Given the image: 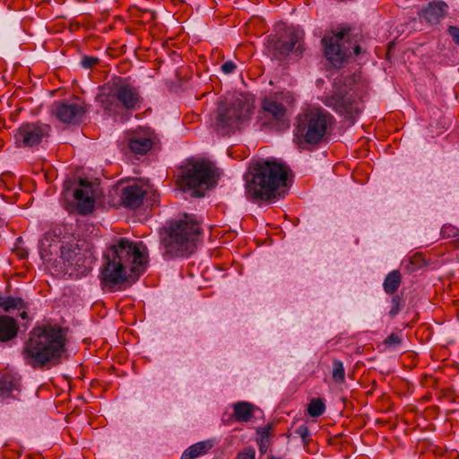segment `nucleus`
<instances>
[{
	"mask_svg": "<svg viewBox=\"0 0 459 459\" xmlns=\"http://www.w3.org/2000/svg\"><path fill=\"white\" fill-rule=\"evenodd\" d=\"M147 264L148 253L143 243L121 238L103 254L101 281L109 288L132 284L145 272Z\"/></svg>",
	"mask_w": 459,
	"mask_h": 459,
	"instance_id": "1",
	"label": "nucleus"
},
{
	"mask_svg": "<svg viewBox=\"0 0 459 459\" xmlns=\"http://www.w3.org/2000/svg\"><path fill=\"white\" fill-rule=\"evenodd\" d=\"M65 344V333L61 327H34L22 348L24 363L33 369H48L56 366L62 361Z\"/></svg>",
	"mask_w": 459,
	"mask_h": 459,
	"instance_id": "2",
	"label": "nucleus"
},
{
	"mask_svg": "<svg viewBox=\"0 0 459 459\" xmlns=\"http://www.w3.org/2000/svg\"><path fill=\"white\" fill-rule=\"evenodd\" d=\"M244 179L248 200L273 202L287 186V167L273 158L260 160L245 174Z\"/></svg>",
	"mask_w": 459,
	"mask_h": 459,
	"instance_id": "3",
	"label": "nucleus"
},
{
	"mask_svg": "<svg viewBox=\"0 0 459 459\" xmlns=\"http://www.w3.org/2000/svg\"><path fill=\"white\" fill-rule=\"evenodd\" d=\"M278 65L269 82L273 88L262 100L258 123L261 127H271L281 131L284 130L287 121V93L285 92L287 81L285 64H278Z\"/></svg>",
	"mask_w": 459,
	"mask_h": 459,
	"instance_id": "4",
	"label": "nucleus"
},
{
	"mask_svg": "<svg viewBox=\"0 0 459 459\" xmlns=\"http://www.w3.org/2000/svg\"><path fill=\"white\" fill-rule=\"evenodd\" d=\"M200 225L194 214L185 213L182 218L171 221L161 233V242L168 258L188 256L195 248Z\"/></svg>",
	"mask_w": 459,
	"mask_h": 459,
	"instance_id": "5",
	"label": "nucleus"
},
{
	"mask_svg": "<svg viewBox=\"0 0 459 459\" xmlns=\"http://www.w3.org/2000/svg\"><path fill=\"white\" fill-rule=\"evenodd\" d=\"M97 100L108 116L117 117L123 110L139 109L143 99L137 88L120 78L113 83L108 92L100 93Z\"/></svg>",
	"mask_w": 459,
	"mask_h": 459,
	"instance_id": "6",
	"label": "nucleus"
},
{
	"mask_svg": "<svg viewBox=\"0 0 459 459\" xmlns=\"http://www.w3.org/2000/svg\"><path fill=\"white\" fill-rule=\"evenodd\" d=\"M216 169L208 161L188 162L178 174V184L184 191H191L194 197H202L210 186L216 184Z\"/></svg>",
	"mask_w": 459,
	"mask_h": 459,
	"instance_id": "7",
	"label": "nucleus"
},
{
	"mask_svg": "<svg viewBox=\"0 0 459 459\" xmlns=\"http://www.w3.org/2000/svg\"><path fill=\"white\" fill-rule=\"evenodd\" d=\"M331 118L322 108H307L296 117L294 135L306 143L316 144L324 139Z\"/></svg>",
	"mask_w": 459,
	"mask_h": 459,
	"instance_id": "8",
	"label": "nucleus"
},
{
	"mask_svg": "<svg viewBox=\"0 0 459 459\" xmlns=\"http://www.w3.org/2000/svg\"><path fill=\"white\" fill-rule=\"evenodd\" d=\"M251 109L250 102L243 98L221 102L217 109L215 130L221 135L235 133L249 118Z\"/></svg>",
	"mask_w": 459,
	"mask_h": 459,
	"instance_id": "9",
	"label": "nucleus"
},
{
	"mask_svg": "<svg viewBox=\"0 0 459 459\" xmlns=\"http://www.w3.org/2000/svg\"><path fill=\"white\" fill-rule=\"evenodd\" d=\"M351 28H342L332 36L322 39L325 55L329 62L335 67H342L353 53L358 56L361 52L360 47L351 38Z\"/></svg>",
	"mask_w": 459,
	"mask_h": 459,
	"instance_id": "10",
	"label": "nucleus"
},
{
	"mask_svg": "<svg viewBox=\"0 0 459 459\" xmlns=\"http://www.w3.org/2000/svg\"><path fill=\"white\" fill-rule=\"evenodd\" d=\"M51 126L43 123H23L14 137L18 146L33 147L49 135Z\"/></svg>",
	"mask_w": 459,
	"mask_h": 459,
	"instance_id": "11",
	"label": "nucleus"
},
{
	"mask_svg": "<svg viewBox=\"0 0 459 459\" xmlns=\"http://www.w3.org/2000/svg\"><path fill=\"white\" fill-rule=\"evenodd\" d=\"M266 53L273 61L284 64L287 58V26L285 22L274 25L273 32L266 42Z\"/></svg>",
	"mask_w": 459,
	"mask_h": 459,
	"instance_id": "12",
	"label": "nucleus"
},
{
	"mask_svg": "<svg viewBox=\"0 0 459 459\" xmlns=\"http://www.w3.org/2000/svg\"><path fill=\"white\" fill-rule=\"evenodd\" d=\"M85 113V106L78 100L56 101L51 108V114L65 124L79 123Z\"/></svg>",
	"mask_w": 459,
	"mask_h": 459,
	"instance_id": "13",
	"label": "nucleus"
},
{
	"mask_svg": "<svg viewBox=\"0 0 459 459\" xmlns=\"http://www.w3.org/2000/svg\"><path fill=\"white\" fill-rule=\"evenodd\" d=\"M156 140L154 132L148 127H139L126 136L127 147L136 155L146 154Z\"/></svg>",
	"mask_w": 459,
	"mask_h": 459,
	"instance_id": "14",
	"label": "nucleus"
},
{
	"mask_svg": "<svg viewBox=\"0 0 459 459\" xmlns=\"http://www.w3.org/2000/svg\"><path fill=\"white\" fill-rule=\"evenodd\" d=\"M60 252V258L66 268V273H68L69 270H72V272L69 273L70 274H72L73 272L83 273L86 271L84 255L82 253L77 243L62 244Z\"/></svg>",
	"mask_w": 459,
	"mask_h": 459,
	"instance_id": "15",
	"label": "nucleus"
},
{
	"mask_svg": "<svg viewBox=\"0 0 459 459\" xmlns=\"http://www.w3.org/2000/svg\"><path fill=\"white\" fill-rule=\"evenodd\" d=\"M447 11L448 5L446 2L435 0L421 9L419 17L429 25H437L445 18Z\"/></svg>",
	"mask_w": 459,
	"mask_h": 459,
	"instance_id": "16",
	"label": "nucleus"
},
{
	"mask_svg": "<svg viewBox=\"0 0 459 459\" xmlns=\"http://www.w3.org/2000/svg\"><path fill=\"white\" fill-rule=\"evenodd\" d=\"M82 188H77L74 192V197L77 204L78 212L81 214H88L94 208V198L91 194V185L83 179L80 180Z\"/></svg>",
	"mask_w": 459,
	"mask_h": 459,
	"instance_id": "17",
	"label": "nucleus"
},
{
	"mask_svg": "<svg viewBox=\"0 0 459 459\" xmlns=\"http://www.w3.org/2000/svg\"><path fill=\"white\" fill-rule=\"evenodd\" d=\"M146 194V186L133 184L123 189L121 200L124 206L136 209L143 204Z\"/></svg>",
	"mask_w": 459,
	"mask_h": 459,
	"instance_id": "18",
	"label": "nucleus"
},
{
	"mask_svg": "<svg viewBox=\"0 0 459 459\" xmlns=\"http://www.w3.org/2000/svg\"><path fill=\"white\" fill-rule=\"evenodd\" d=\"M20 391V378L12 374L0 377V397L6 399L16 396Z\"/></svg>",
	"mask_w": 459,
	"mask_h": 459,
	"instance_id": "19",
	"label": "nucleus"
},
{
	"mask_svg": "<svg viewBox=\"0 0 459 459\" xmlns=\"http://www.w3.org/2000/svg\"><path fill=\"white\" fill-rule=\"evenodd\" d=\"M257 408L247 402H238L233 405V415L238 422H247L253 418Z\"/></svg>",
	"mask_w": 459,
	"mask_h": 459,
	"instance_id": "20",
	"label": "nucleus"
},
{
	"mask_svg": "<svg viewBox=\"0 0 459 459\" xmlns=\"http://www.w3.org/2000/svg\"><path fill=\"white\" fill-rule=\"evenodd\" d=\"M303 36V30L298 28L289 27V54H296L297 56L302 54L304 50L302 43Z\"/></svg>",
	"mask_w": 459,
	"mask_h": 459,
	"instance_id": "21",
	"label": "nucleus"
},
{
	"mask_svg": "<svg viewBox=\"0 0 459 459\" xmlns=\"http://www.w3.org/2000/svg\"><path fill=\"white\" fill-rule=\"evenodd\" d=\"M17 325L14 319L8 316H0V341L5 342L17 334Z\"/></svg>",
	"mask_w": 459,
	"mask_h": 459,
	"instance_id": "22",
	"label": "nucleus"
},
{
	"mask_svg": "<svg viewBox=\"0 0 459 459\" xmlns=\"http://www.w3.org/2000/svg\"><path fill=\"white\" fill-rule=\"evenodd\" d=\"M212 444L210 441L198 442L189 446L181 455L180 459H195L211 449Z\"/></svg>",
	"mask_w": 459,
	"mask_h": 459,
	"instance_id": "23",
	"label": "nucleus"
},
{
	"mask_svg": "<svg viewBox=\"0 0 459 459\" xmlns=\"http://www.w3.org/2000/svg\"><path fill=\"white\" fill-rule=\"evenodd\" d=\"M401 284V274L399 271H392L385 277L383 287L386 293H394Z\"/></svg>",
	"mask_w": 459,
	"mask_h": 459,
	"instance_id": "24",
	"label": "nucleus"
},
{
	"mask_svg": "<svg viewBox=\"0 0 459 459\" xmlns=\"http://www.w3.org/2000/svg\"><path fill=\"white\" fill-rule=\"evenodd\" d=\"M325 411V404L319 398L312 399L307 405V413L309 416L316 418L324 414Z\"/></svg>",
	"mask_w": 459,
	"mask_h": 459,
	"instance_id": "25",
	"label": "nucleus"
},
{
	"mask_svg": "<svg viewBox=\"0 0 459 459\" xmlns=\"http://www.w3.org/2000/svg\"><path fill=\"white\" fill-rule=\"evenodd\" d=\"M333 379L335 383L342 384L345 380V369L343 363L339 359L333 361Z\"/></svg>",
	"mask_w": 459,
	"mask_h": 459,
	"instance_id": "26",
	"label": "nucleus"
},
{
	"mask_svg": "<svg viewBox=\"0 0 459 459\" xmlns=\"http://www.w3.org/2000/svg\"><path fill=\"white\" fill-rule=\"evenodd\" d=\"M296 437L301 439L302 445L304 447H307L311 441V434L307 425L303 424L298 427L294 430V434L291 439L296 438Z\"/></svg>",
	"mask_w": 459,
	"mask_h": 459,
	"instance_id": "27",
	"label": "nucleus"
},
{
	"mask_svg": "<svg viewBox=\"0 0 459 459\" xmlns=\"http://www.w3.org/2000/svg\"><path fill=\"white\" fill-rule=\"evenodd\" d=\"M23 307H24V302L21 298L8 296L4 299V305L3 308L5 311H10L12 309H21Z\"/></svg>",
	"mask_w": 459,
	"mask_h": 459,
	"instance_id": "28",
	"label": "nucleus"
},
{
	"mask_svg": "<svg viewBox=\"0 0 459 459\" xmlns=\"http://www.w3.org/2000/svg\"><path fill=\"white\" fill-rule=\"evenodd\" d=\"M257 445L262 455L267 451L270 445V439L268 432L266 430L264 429L260 433V437L259 439H257Z\"/></svg>",
	"mask_w": 459,
	"mask_h": 459,
	"instance_id": "29",
	"label": "nucleus"
},
{
	"mask_svg": "<svg viewBox=\"0 0 459 459\" xmlns=\"http://www.w3.org/2000/svg\"><path fill=\"white\" fill-rule=\"evenodd\" d=\"M255 450L252 446L245 447L237 455V459H255Z\"/></svg>",
	"mask_w": 459,
	"mask_h": 459,
	"instance_id": "30",
	"label": "nucleus"
},
{
	"mask_svg": "<svg viewBox=\"0 0 459 459\" xmlns=\"http://www.w3.org/2000/svg\"><path fill=\"white\" fill-rule=\"evenodd\" d=\"M400 300H401V299L398 295L394 296L392 299V307L389 311V315L392 317L395 316L400 312V308H401Z\"/></svg>",
	"mask_w": 459,
	"mask_h": 459,
	"instance_id": "31",
	"label": "nucleus"
},
{
	"mask_svg": "<svg viewBox=\"0 0 459 459\" xmlns=\"http://www.w3.org/2000/svg\"><path fill=\"white\" fill-rule=\"evenodd\" d=\"M98 63H99V59L97 57L87 56H84L81 62L82 67L87 68V69L93 67Z\"/></svg>",
	"mask_w": 459,
	"mask_h": 459,
	"instance_id": "32",
	"label": "nucleus"
},
{
	"mask_svg": "<svg viewBox=\"0 0 459 459\" xmlns=\"http://www.w3.org/2000/svg\"><path fill=\"white\" fill-rule=\"evenodd\" d=\"M221 71L226 74H232L234 73V71L236 70L237 68V65L234 62L232 61H227L225 62L224 64H222L221 65Z\"/></svg>",
	"mask_w": 459,
	"mask_h": 459,
	"instance_id": "33",
	"label": "nucleus"
},
{
	"mask_svg": "<svg viewBox=\"0 0 459 459\" xmlns=\"http://www.w3.org/2000/svg\"><path fill=\"white\" fill-rule=\"evenodd\" d=\"M448 33L452 37L454 42L459 47V28L450 26L448 28Z\"/></svg>",
	"mask_w": 459,
	"mask_h": 459,
	"instance_id": "34",
	"label": "nucleus"
},
{
	"mask_svg": "<svg viewBox=\"0 0 459 459\" xmlns=\"http://www.w3.org/2000/svg\"><path fill=\"white\" fill-rule=\"evenodd\" d=\"M457 229L452 227V226H444L442 228V230H441V233L445 236V237H455L457 235Z\"/></svg>",
	"mask_w": 459,
	"mask_h": 459,
	"instance_id": "35",
	"label": "nucleus"
},
{
	"mask_svg": "<svg viewBox=\"0 0 459 459\" xmlns=\"http://www.w3.org/2000/svg\"><path fill=\"white\" fill-rule=\"evenodd\" d=\"M385 343L389 345H396L401 343V338L400 336L395 333H392L385 340Z\"/></svg>",
	"mask_w": 459,
	"mask_h": 459,
	"instance_id": "36",
	"label": "nucleus"
},
{
	"mask_svg": "<svg viewBox=\"0 0 459 459\" xmlns=\"http://www.w3.org/2000/svg\"><path fill=\"white\" fill-rule=\"evenodd\" d=\"M6 299V297H4L0 294V307H4V299Z\"/></svg>",
	"mask_w": 459,
	"mask_h": 459,
	"instance_id": "37",
	"label": "nucleus"
},
{
	"mask_svg": "<svg viewBox=\"0 0 459 459\" xmlns=\"http://www.w3.org/2000/svg\"><path fill=\"white\" fill-rule=\"evenodd\" d=\"M288 175H289V179H290V176H292V175H291V173L290 171L288 172Z\"/></svg>",
	"mask_w": 459,
	"mask_h": 459,
	"instance_id": "38",
	"label": "nucleus"
},
{
	"mask_svg": "<svg viewBox=\"0 0 459 459\" xmlns=\"http://www.w3.org/2000/svg\"><path fill=\"white\" fill-rule=\"evenodd\" d=\"M25 315H26V313H25V312H22V317H24V316H25Z\"/></svg>",
	"mask_w": 459,
	"mask_h": 459,
	"instance_id": "39",
	"label": "nucleus"
},
{
	"mask_svg": "<svg viewBox=\"0 0 459 459\" xmlns=\"http://www.w3.org/2000/svg\"><path fill=\"white\" fill-rule=\"evenodd\" d=\"M268 459H278V458L271 457V458H268Z\"/></svg>",
	"mask_w": 459,
	"mask_h": 459,
	"instance_id": "40",
	"label": "nucleus"
},
{
	"mask_svg": "<svg viewBox=\"0 0 459 459\" xmlns=\"http://www.w3.org/2000/svg\"><path fill=\"white\" fill-rule=\"evenodd\" d=\"M39 459H41V458H39Z\"/></svg>",
	"mask_w": 459,
	"mask_h": 459,
	"instance_id": "41",
	"label": "nucleus"
}]
</instances>
